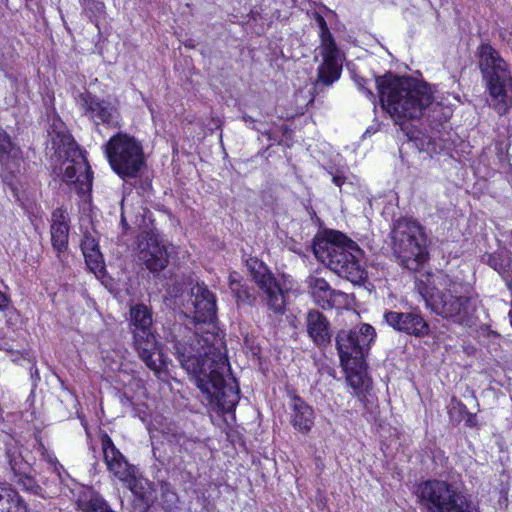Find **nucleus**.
Instances as JSON below:
<instances>
[{
    "label": "nucleus",
    "mask_w": 512,
    "mask_h": 512,
    "mask_svg": "<svg viewBox=\"0 0 512 512\" xmlns=\"http://www.w3.org/2000/svg\"><path fill=\"white\" fill-rule=\"evenodd\" d=\"M479 68L489 92V105L503 115L512 107V75L506 61L490 44L478 48Z\"/></svg>",
    "instance_id": "obj_6"
},
{
    "label": "nucleus",
    "mask_w": 512,
    "mask_h": 512,
    "mask_svg": "<svg viewBox=\"0 0 512 512\" xmlns=\"http://www.w3.org/2000/svg\"><path fill=\"white\" fill-rule=\"evenodd\" d=\"M0 512H27V505L10 484L0 480Z\"/></svg>",
    "instance_id": "obj_24"
},
{
    "label": "nucleus",
    "mask_w": 512,
    "mask_h": 512,
    "mask_svg": "<svg viewBox=\"0 0 512 512\" xmlns=\"http://www.w3.org/2000/svg\"><path fill=\"white\" fill-rule=\"evenodd\" d=\"M22 162L23 152L21 148L0 127V165L2 170L13 176L20 171Z\"/></svg>",
    "instance_id": "obj_22"
},
{
    "label": "nucleus",
    "mask_w": 512,
    "mask_h": 512,
    "mask_svg": "<svg viewBox=\"0 0 512 512\" xmlns=\"http://www.w3.org/2000/svg\"><path fill=\"white\" fill-rule=\"evenodd\" d=\"M353 79L358 89L373 102L376 96L370 85L375 86L382 106L399 125L406 119H418L438 106L434 103L431 87L412 78L387 73L374 81L356 74Z\"/></svg>",
    "instance_id": "obj_2"
},
{
    "label": "nucleus",
    "mask_w": 512,
    "mask_h": 512,
    "mask_svg": "<svg viewBox=\"0 0 512 512\" xmlns=\"http://www.w3.org/2000/svg\"><path fill=\"white\" fill-rule=\"evenodd\" d=\"M316 258L341 278L359 284L366 278L363 251L358 244L338 231L318 237L313 243Z\"/></svg>",
    "instance_id": "obj_4"
},
{
    "label": "nucleus",
    "mask_w": 512,
    "mask_h": 512,
    "mask_svg": "<svg viewBox=\"0 0 512 512\" xmlns=\"http://www.w3.org/2000/svg\"><path fill=\"white\" fill-rule=\"evenodd\" d=\"M87 512H114L107 502L100 497H93L87 505Z\"/></svg>",
    "instance_id": "obj_32"
},
{
    "label": "nucleus",
    "mask_w": 512,
    "mask_h": 512,
    "mask_svg": "<svg viewBox=\"0 0 512 512\" xmlns=\"http://www.w3.org/2000/svg\"><path fill=\"white\" fill-rule=\"evenodd\" d=\"M79 2L84 15L98 27L99 21L106 17L105 4L99 0H79Z\"/></svg>",
    "instance_id": "obj_30"
},
{
    "label": "nucleus",
    "mask_w": 512,
    "mask_h": 512,
    "mask_svg": "<svg viewBox=\"0 0 512 512\" xmlns=\"http://www.w3.org/2000/svg\"><path fill=\"white\" fill-rule=\"evenodd\" d=\"M415 288L426 308L436 315L458 325H471L478 300L461 295V285L452 281L448 275L441 272L429 274L425 280H416Z\"/></svg>",
    "instance_id": "obj_3"
},
{
    "label": "nucleus",
    "mask_w": 512,
    "mask_h": 512,
    "mask_svg": "<svg viewBox=\"0 0 512 512\" xmlns=\"http://www.w3.org/2000/svg\"><path fill=\"white\" fill-rule=\"evenodd\" d=\"M81 250L89 269L94 273L101 271L103 268V258L96 239L85 235L81 242Z\"/></svg>",
    "instance_id": "obj_26"
},
{
    "label": "nucleus",
    "mask_w": 512,
    "mask_h": 512,
    "mask_svg": "<svg viewBox=\"0 0 512 512\" xmlns=\"http://www.w3.org/2000/svg\"><path fill=\"white\" fill-rule=\"evenodd\" d=\"M102 452L105 464L109 472L113 473L120 481L141 499L147 506L153 502L151 493L144 490L142 481L137 479L134 466L130 465L123 454L115 447L108 434L101 436Z\"/></svg>",
    "instance_id": "obj_12"
},
{
    "label": "nucleus",
    "mask_w": 512,
    "mask_h": 512,
    "mask_svg": "<svg viewBox=\"0 0 512 512\" xmlns=\"http://www.w3.org/2000/svg\"><path fill=\"white\" fill-rule=\"evenodd\" d=\"M47 149L59 159L65 158L63 180L78 194H85L92 186V171L88 161L62 122L53 123L48 131Z\"/></svg>",
    "instance_id": "obj_5"
},
{
    "label": "nucleus",
    "mask_w": 512,
    "mask_h": 512,
    "mask_svg": "<svg viewBox=\"0 0 512 512\" xmlns=\"http://www.w3.org/2000/svg\"><path fill=\"white\" fill-rule=\"evenodd\" d=\"M375 337V329L369 324L339 330L335 336V343L342 367L362 362Z\"/></svg>",
    "instance_id": "obj_11"
},
{
    "label": "nucleus",
    "mask_w": 512,
    "mask_h": 512,
    "mask_svg": "<svg viewBox=\"0 0 512 512\" xmlns=\"http://www.w3.org/2000/svg\"><path fill=\"white\" fill-rule=\"evenodd\" d=\"M184 304L195 331L181 324L170 328L166 341L173 345L181 366L200 390L201 401L213 412H232L239 401V386L230 377L223 338L215 331L216 297L204 283L195 284Z\"/></svg>",
    "instance_id": "obj_1"
},
{
    "label": "nucleus",
    "mask_w": 512,
    "mask_h": 512,
    "mask_svg": "<svg viewBox=\"0 0 512 512\" xmlns=\"http://www.w3.org/2000/svg\"><path fill=\"white\" fill-rule=\"evenodd\" d=\"M242 118H243V121L248 125H251L254 123V119L247 114H244Z\"/></svg>",
    "instance_id": "obj_35"
},
{
    "label": "nucleus",
    "mask_w": 512,
    "mask_h": 512,
    "mask_svg": "<svg viewBox=\"0 0 512 512\" xmlns=\"http://www.w3.org/2000/svg\"><path fill=\"white\" fill-rule=\"evenodd\" d=\"M384 320L394 330L415 337H423L429 333V325L418 312L387 311Z\"/></svg>",
    "instance_id": "obj_19"
},
{
    "label": "nucleus",
    "mask_w": 512,
    "mask_h": 512,
    "mask_svg": "<svg viewBox=\"0 0 512 512\" xmlns=\"http://www.w3.org/2000/svg\"><path fill=\"white\" fill-rule=\"evenodd\" d=\"M143 219L140 218L139 216L137 215H130L127 210H126V207L124 205V200L122 201L121 203V226L124 230H128L131 228V225H135L137 227H140L141 223H142Z\"/></svg>",
    "instance_id": "obj_31"
},
{
    "label": "nucleus",
    "mask_w": 512,
    "mask_h": 512,
    "mask_svg": "<svg viewBox=\"0 0 512 512\" xmlns=\"http://www.w3.org/2000/svg\"><path fill=\"white\" fill-rule=\"evenodd\" d=\"M133 342L139 358L145 365L156 374L160 373L165 365V361L161 345L157 341L155 334L152 331H141L133 335Z\"/></svg>",
    "instance_id": "obj_17"
},
{
    "label": "nucleus",
    "mask_w": 512,
    "mask_h": 512,
    "mask_svg": "<svg viewBox=\"0 0 512 512\" xmlns=\"http://www.w3.org/2000/svg\"><path fill=\"white\" fill-rule=\"evenodd\" d=\"M305 284L313 302L324 310L333 309L346 302V293L332 289L330 284L317 274L309 275Z\"/></svg>",
    "instance_id": "obj_15"
},
{
    "label": "nucleus",
    "mask_w": 512,
    "mask_h": 512,
    "mask_svg": "<svg viewBox=\"0 0 512 512\" xmlns=\"http://www.w3.org/2000/svg\"><path fill=\"white\" fill-rule=\"evenodd\" d=\"M289 397V417L291 425L298 432L308 434L315 420L313 408L295 393H289Z\"/></svg>",
    "instance_id": "obj_21"
},
{
    "label": "nucleus",
    "mask_w": 512,
    "mask_h": 512,
    "mask_svg": "<svg viewBox=\"0 0 512 512\" xmlns=\"http://www.w3.org/2000/svg\"><path fill=\"white\" fill-rule=\"evenodd\" d=\"M69 231L67 212L62 208H56L51 215L50 234L52 247L59 258L68 248Z\"/></svg>",
    "instance_id": "obj_23"
},
{
    "label": "nucleus",
    "mask_w": 512,
    "mask_h": 512,
    "mask_svg": "<svg viewBox=\"0 0 512 512\" xmlns=\"http://www.w3.org/2000/svg\"><path fill=\"white\" fill-rule=\"evenodd\" d=\"M332 174V182L338 186V187H341L344 183H345V176L344 175H341V174H338V173H331Z\"/></svg>",
    "instance_id": "obj_34"
},
{
    "label": "nucleus",
    "mask_w": 512,
    "mask_h": 512,
    "mask_svg": "<svg viewBox=\"0 0 512 512\" xmlns=\"http://www.w3.org/2000/svg\"><path fill=\"white\" fill-rule=\"evenodd\" d=\"M76 103L82 114L88 117L96 126L100 124L109 128L120 125V113L108 100L100 99L96 95L85 91L76 97Z\"/></svg>",
    "instance_id": "obj_14"
},
{
    "label": "nucleus",
    "mask_w": 512,
    "mask_h": 512,
    "mask_svg": "<svg viewBox=\"0 0 512 512\" xmlns=\"http://www.w3.org/2000/svg\"><path fill=\"white\" fill-rule=\"evenodd\" d=\"M152 314L144 304H137L130 309V328L133 335L141 331H152Z\"/></svg>",
    "instance_id": "obj_25"
},
{
    "label": "nucleus",
    "mask_w": 512,
    "mask_h": 512,
    "mask_svg": "<svg viewBox=\"0 0 512 512\" xmlns=\"http://www.w3.org/2000/svg\"><path fill=\"white\" fill-rule=\"evenodd\" d=\"M315 20L320 30L319 54L323 60L318 67L317 84L329 86L340 78L342 61L325 19L316 14Z\"/></svg>",
    "instance_id": "obj_13"
},
{
    "label": "nucleus",
    "mask_w": 512,
    "mask_h": 512,
    "mask_svg": "<svg viewBox=\"0 0 512 512\" xmlns=\"http://www.w3.org/2000/svg\"><path fill=\"white\" fill-rule=\"evenodd\" d=\"M4 182L8 183L9 185H11V183L8 181V176H5L4 177Z\"/></svg>",
    "instance_id": "obj_36"
},
{
    "label": "nucleus",
    "mask_w": 512,
    "mask_h": 512,
    "mask_svg": "<svg viewBox=\"0 0 512 512\" xmlns=\"http://www.w3.org/2000/svg\"><path fill=\"white\" fill-rule=\"evenodd\" d=\"M343 368L346 370V381L355 394L358 396L364 394L369 382L364 369V360L360 363L349 364V367Z\"/></svg>",
    "instance_id": "obj_27"
},
{
    "label": "nucleus",
    "mask_w": 512,
    "mask_h": 512,
    "mask_svg": "<svg viewBox=\"0 0 512 512\" xmlns=\"http://www.w3.org/2000/svg\"><path fill=\"white\" fill-rule=\"evenodd\" d=\"M138 258L144 262L146 268L152 272L164 269L168 263V253L165 245L161 244L158 236L147 232L139 240Z\"/></svg>",
    "instance_id": "obj_18"
},
{
    "label": "nucleus",
    "mask_w": 512,
    "mask_h": 512,
    "mask_svg": "<svg viewBox=\"0 0 512 512\" xmlns=\"http://www.w3.org/2000/svg\"><path fill=\"white\" fill-rule=\"evenodd\" d=\"M11 307L10 296L0 290V312H5Z\"/></svg>",
    "instance_id": "obj_33"
},
{
    "label": "nucleus",
    "mask_w": 512,
    "mask_h": 512,
    "mask_svg": "<svg viewBox=\"0 0 512 512\" xmlns=\"http://www.w3.org/2000/svg\"><path fill=\"white\" fill-rule=\"evenodd\" d=\"M230 289L238 302L247 305H253L256 301V296L252 290L239 280L237 273H231L229 276Z\"/></svg>",
    "instance_id": "obj_29"
},
{
    "label": "nucleus",
    "mask_w": 512,
    "mask_h": 512,
    "mask_svg": "<svg viewBox=\"0 0 512 512\" xmlns=\"http://www.w3.org/2000/svg\"><path fill=\"white\" fill-rule=\"evenodd\" d=\"M6 458L12 473L10 480L20 486L22 490L43 497V488L31 475L32 468L21 453L17 449H8Z\"/></svg>",
    "instance_id": "obj_16"
},
{
    "label": "nucleus",
    "mask_w": 512,
    "mask_h": 512,
    "mask_svg": "<svg viewBox=\"0 0 512 512\" xmlns=\"http://www.w3.org/2000/svg\"><path fill=\"white\" fill-rule=\"evenodd\" d=\"M3 349V346L0 344V350Z\"/></svg>",
    "instance_id": "obj_37"
},
{
    "label": "nucleus",
    "mask_w": 512,
    "mask_h": 512,
    "mask_svg": "<svg viewBox=\"0 0 512 512\" xmlns=\"http://www.w3.org/2000/svg\"><path fill=\"white\" fill-rule=\"evenodd\" d=\"M391 240L393 254L403 268L418 271L428 260L427 237L418 222L406 218L396 220Z\"/></svg>",
    "instance_id": "obj_7"
},
{
    "label": "nucleus",
    "mask_w": 512,
    "mask_h": 512,
    "mask_svg": "<svg viewBox=\"0 0 512 512\" xmlns=\"http://www.w3.org/2000/svg\"><path fill=\"white\" fill-rule=\"evenodd\" d=\"M482 259L497 271L505 279L507 286L512 289V259L502 254H486Z\"/></svg>",
    "instance_id": "obj_28"
},
{
    "label": "nucleus",
    "mask_w": 512,
    "mask_h": 512,
    "mask_svg": "<svg viewBox=\"0 0 512 512\" xmlns=\"http://www.w3.org/2000/svg\"><path fill=\"white\" fill-rule=\"evenodd\" d=\"M104 151L113 171L121 178H134L144 165L141 143L123 132L113 135L104 145Z\"/></svg>",
    "instance_id": "obj_9"
},
{
    "label": "nucleus",
    "mask_w": 512,
    "mask_h": 512,
    "mask_svg": "<svg viewBox=\"0 0 512 512\" xmlns=\"http://www.w3.org/2000/svg\"><path fill=\"white\" fill-rule=\"evenodd\" d=\"M251 279L258 288L260 299L267 308L278 315L286 311V292L269 268L257 258L246 261Z\"/></svg>",
    "instance_id": "obj_10"
},
{
    "label": "nucleus",
    "mask_w": 512,
    "mask_h": 512,
    "mask_svg": "<svg viewBox=\"0 0 512 512\" xmlns=\"http://www.w3.org/2000/svg\"><path fill=\"white\" fill-rule=\"evenodd\" d=\"M415 496L423 512H480L466 493L444 480L420 482Z\"/></svg>",
    "instance_id": "obj_8"
},
{
    "label": "nucleus",
    "mask_w": 512,
    "mask_h": 512,
    "mask_svg": "<svg viewBox=\"0 0 512 512\" xmlns=\"http://www.w3.org/2000/svg\"><path fill=\"white\" fill-rule=\"evenodd\" d=\"M306 333L312 343L319 349L330 346L333 330L329 319L319 310L312 308L304 317Z\"/></svg>",
    "instance_id": "obj_20"
}]
</instances>
